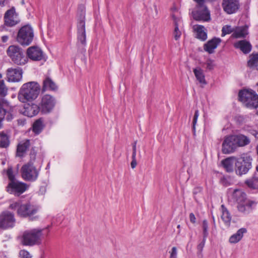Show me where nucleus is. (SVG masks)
Masks as SVG:
<instances>
[{
    "label": "nucleus",
    "mask_w": 258,
    "mask_h": 258,
    "mask_svg": "<svg viewBox=\"0 0 258 258\" xmlns=\"http://www.w3.org/2000/svg\"><path fill=\"white\" fill-rule=\"evenodd\" d=\"M233 46L235 49H239L243 53H249L252 49V45L249 41L244 39L237 41L234 43Z\"/></svg>",
    "instance_id": "obj_22"
},
{
    "label": "nucleus",
    "mask_w": 258,
    "mask_h": 258,
    "mask_svg": "<svg viewBox=\"0 0 258 258\" xmlns=\"http://www.w3.org/2000/svg\"><path fill=\"white\" fill-rule=\"evenodd\" d=\"M77 45L78 46L85 47L87 44L86 32L85 28V14L82 11L77 23Z\"/></svg>",
    "instance_id": "obj_10"
},
{
    "label": "nucleus",
    "mask_w": 258,
    "mask_h": 258,
    "mask_svg": "<svg viewBox=\"0 0 258 258\" xmlns=\"http://www.w3.org/2000/svg\"><path fill=\"white\" fill-rule=\"evenodd\" d=\"M239 100L247 107L256 108L258 107V95L251 89H243L238 93Z\"/></svg>",
    "instance_id": "obj_8"
},
{
    "label": "nucleus",
    "mask_w": 258,
    "mask_h": 258,
    "mask_svg": "<svg viewBox=\"0 0 258 258\" xmlns=\"http://www.w3.org/2000/svg\"><path fill=\"white\" fill-rule=\"evenodd\" d=\"M199 116V112L198 110L195 111L194 116L192 120V130L194 133L196 132V125L197 122V120Z\"/></svg>",
    "instance_id": "obj_43"
},
{
    "label": "nucleus",
    "mask_w": 258,
    "mask_h": 258,
    "mask_svg": "<svg viewBox=\"0 0 258 258\" xmlns=\"http://www.w3.org/2000/svg\"><path fill=\"white\" fill-rule=\"evenodd\" d=\"M247 231V229L245 228L239 229L235 234L230 237L229 239V242L231 243L238 242L242 238L244 234L246 233Z\"/></svg>",
    "instance_id": "obj_29"
},
{
    "label": "nucleus",
    "mask_w": 258,
    "mask_h": 258,
    "mask_svg": "<svg viewBox=\"0 0 258 258\" xmlns=\"http://www.w3.org/2000/svg\"><path fill=\"white\" fill-rule=\"evenodd\" d=\"M234 29L230 25H225L222 27L221 36L224 37L227 34L233 33Z\"/></svg>",
    "instance_id": "obj_38"
},
{
    "label": "nucleus",
    "mask_w": 258,
    "mask_h": 258,
    "mask_svg": "<svg viewBox=\"0 0 258 258\" xmlns=\"http://www.w3.org/2000/svg\"><path fill=\"white\" fill-rule=\"evenodd\" d=\"M137 142H135L133 145V151H137L136 149Z\"/></svg>",
    "instance_id": "obj_55"
},
{
    "label": "nucleus",
    "mask_w": 258,
    "mask_h": 258,
    "mask_svg": "<svg viewBox=\"0 0 258 258\" xmlns=\"http://www.w3.org/2000/svg\"><path fill=\"white\" fill-rule=\"evenodd\" d=\"M6 0H0V6H4Z\"/></svg>",
    "instance_id": "obj_56"
},
{
    "label": "nucleus",
    "mask_w": 258,
    "mask_h": 258,
    "mask_svg": "<svg viewBox=\"0 0 258 258\" xmlns=\"http://www.w3.org/2000/svg\"><path fill=\"white\" fill-rule=\"evenodd\" d=\"M4 25L7 27H12L20 22L18 14L14 7L6 11L4 17Z\"/></svg>",
    "instance_id": "obj_15"
},
{
    "label": "nucleus",
    "mask_w": 258,
    "mask_h": 258,
    "mask_svg": "<svg viewBox=\"0 0 258 258\" xmlns=\"http://www.w3.org/2000/svg\"><path fill=\"white\" fill-rule=\"evenodd\" d=\"M136 152L137 151H133L132 158V160L136 159Z\"/></svg>",
    "instance_id": "obj_54"
},
{
    "label": "nucleus",
    "mask_w": 258,
    "mask_h": 258,
    "mask_svg": "<svg viewBox=\"0 0 258 258\" xmlns=\"http://www.w3.org/2000/svg\"><path fill=\"white\" fill-rule=\"evenodd\" d=\"M18 124L21 125H24L25 124L26 120L24 119H18Z\"/></svg>",
    "instance_id": "obj_51"
},
{
    "label": "nucleus",
    "mask_w": 258,
    "mask_h": 258,
    "mask_svg": "<svg viewBox=\"0 0 258 258\" xmlns=\"http://www.w3.org/2000/svg\"><path fill=\"white\" fill-rule=\"evenodd\" d=\"M57 90V86L53 80L49 77H46L43 81L42 92L46 91H55Z\"/></svg>",
    "instance_id": "obj_28"
},
{
    "label": "nucleus",
    "mask_w": 258,
    "mask_h": 258,
    "mask_svg": "<svg viewBox=\"0 0 258 258\" xmlns=\"http://www.w3.org/2000/svg\"><path fill=\"white\" fill-rule=\"evenodd\" d=\"M245 183L250 188L258 189V174L254 173L245 181Z\"/></svg>",
    "instance_id": "obj_33"
},
{
    "label": "nucleus",
    "mask_w": 258,
    "mask_h": 258,
    "mask_svg": "<svg viewBox=\"0 0 258 258\" xmlns=\"http://www.w3.org/2000/svg\"><path fill=\"white\" fill-rule=\"evenodd\" d=\"M55 104L56 100L53 96L45 94L41 97L38 106L41 113L46 114L53 110Z\"/></svg>",
    "instance_id": "obj_11"
},
{
    "label": "nucleus",
    "mask_w": 258,
    "mask_h": 258,
    "mask_svg": "<svg viewBox=\"0 0 258 258\" xmlns=\"http://www.w3.org/2000/svg\"><path fill=\"white\" fill-rule=\"evenodd\" d=\"M181 32L179 29V27H174V29L173 32V36L174 39L176 40H179L181 36Z\"/></svg>",
    "instance_id": "obj_41"
},
{
    "label": "nucleus",
    "mask_w": 258,
    "mask_h": 258,
    "mask_svg": "<svg viewBox=\"0 0 258 258\" xmlns=\"http://www.w3.org/2000/svg\"><path fill=\"white\" fill-rule=\"evenodd\" d=\"M247 34V29L246 27H237L234 29L231 37L234 38H245Z\"/></svg>",
    "instance_id": "obj_31"
},
{
    "label": "nucleus",
    "mask_w": 258,
    "mask_h": 258,
    "mask_svg": "<svg viewBox=\"0 0 258 258\" xmlns=\"http://www.w3.org/2000/svg\"><path fill=\"white\" fill-rule=\"evenodd\" d=\"M26 56L28 59L34 61H46V58L45 55L42 50L38 46H31L29 47L26 51Z\"/></svg>",
    "instance_id": "obj_14"
},
{
    "label": "nucleus",
    "mask_w": 258,
    "mask_h": 258,
    "mask_svg": "<svg viewBox=\"0 0 258 258\" xmlns=\"http://www.w3.org/2000/svg\"><path fill=\"white\" fill-rule=\"evenodd\" d=\"M44 125L43 123V119L40 118L36 120L33 125V132L38 135L42 131Z\"/></svg>",
    "instance_id": "obj_35"
},
{
    "label": "nucleus",
    "mask_w": 258,
    "mask_h": 258,
    "mask_svg": "<svg viewBox=\"0 0 258 258\" xmlns=\"http://www.w3.org/2000/svg\"><path fill=\"white\" fill-rule=\"evenodd\" d=\"M10 144L9 137L7 135L4 133H0V147L6 148H7Z\"/></svg>",
    "instance_id": "obj_36"
},
{
    "label": "nucleus",
    "mask_w": 258,
    "mask_h": 258,
    "mask_svg": "<svg viewBox=\"0 0 258 258\" xmlns=\"http://www.w3.org/2000/svg\"><path fill=\"white\" fill-rule=\"evenodd\" d=\"M251 134L255 137V138L258 139V132L256 131H253Z\"/></svg>",
    "instance_id": "obj_53"
},
{
    "label": "nucleus",
    "mask_w": 258,
    "mask_h": 258,
    "mask_svg": "<svg viewBox=\"0 0 258 258\" xmlns=\"http://www.w3.org/2000/svg\"><path fill=\"white\" fill-rule=\"evenodd\" d=\"M2 164H3V165L5 164V161H3V162H2Z\"/></svg>",
    "instance_id": "obj_58"
},
{
    "label": "nucleus",
    "mask_w": 258,
    "mask_h": 258,
    "mask_svg": "<svg viewBox=\"0 0 258 258\" xmlns=\"http://www.w3.org/2000/svg\"><path fill=\"white\" fill-rule=\"evenodd\" d=\"M193 72L197 80L199 81V82L200 84L203 85L207 84V82L205 80V75L204 74L203 70L201 68H197L194 69Z\"/></svg>",
    "instance_id": "obj_34"
},
{
    "label": "nucleus",
    "mask_w": 258,
    "mask_h": 258,
    "mask_svg": "<svg viewBox=\"0 0 258 258\" xmlns=\"http://www.w3.org/2000/svg\"><path fill=\"white\" fill-rule=\"evenodd\" d=\"M193 29L196 33V37L201 41H205L207 39V33L204 26L195 25L193 26Z\"/></svg>",
    "instance_id": "obj_27"
},
{
    "label": "nucleus",
    "mask_w": 258,
    "mask_h": 258,
    "mask_svg": "<svg viewBox=\"0 0 258 258\" xmlns=\"http://www.w3.org/2000/svg\"><path fill=\"white\" fill-rule=\"evenodd\" d=\"M49 164H48L47 165V167H46V169H47V168H49Z\"/></svg>",
    "instance_id": "obj_59"
},
{
    "label": "nucleus",
    "mask_w": 258,
    "mask_h": 258,
    "mask_svg": "<svg viewBox=\"0 0 258 258\" xmlns=\"http://www.w3.org/2000/svg\"><path fill=\"white\" fill-rule=\"evenodd\" d=\"M15 222L16 220L13 213L5 211L0 215V228L7 229L13 228Z\"/></svg>",
    "instance_id": "obj_13"
},
{
    "label": "nucleus",
    "mask_w": 258,
    "mask_h": 258,
    "mask_svg": "<svg viewBox=\"0 0 258 258\" xmlns=\"http://www.w3.org/2000/svg\"><path fill=\"white\" fill-rule=\"evenodd\" d=\"M42 229H32L25 231L21 238V243L24 246H32L41 242Z\"/></svg>",
    "instance_id": "obj_7"
},
{
    "label": "nucleus",
    "mask_w": 258,
    "mask_h": 258,
    "mask_svg": "<svg viewBox=\"0 0 258 258\" xmlns=\"http://www.w3.org/2000/svg\"><path fill=\"white\" fill-rule=\"evenodd\" d=\"M196 3V8L206 7L205 5L206 0H194Z\"/></svg>",
    "instance_id": "obj_47"
},
{
    "label": "nucleus",
    "mask_w": 258,
    "mask_h": 258,
    "mask_svg": "<svg viewBox=\"0 0 258 258\" xmlns=\"http://www.w3.org/2000/svg\"><path fill=\"white\" fill-rule=\"evenodd\" d=\"M34 30L31 25L27 24L22 26L18 31L16 40L22 46L29 45L33 40Z\"/></svg>",
    "instance_id": "obj_9"
},
{
    "label": "nucleus",
    "mask_w": 258,
    "mask_h": 258,
    "mask_svg": "<svg viewBox=\"0 0 258 258\" xmlns=\"http://www.w3.org/2000/svg\"><path fill=\"white\" fill-rule=\"evenodd\" d=\"M172 18L173 21L174 27H179L182 24V20L180 17L176 16L174 14L172 15Z\"/></svg>",
    "instance_id": "obj_42"
},
{
    "label": "nucleus",
    "mask_w": 258,
    "mask_h": 258,
    "mask_svg": "<svg viewBox=\"0 0 258 258\" xmlns=\"http://www.w3.org/2000/svg\"><path fill=\"white\" fill-rule=\"evenodd\" d=\"M40 111L38 105L31 103L25 104L21 112L25 116L32 117L37 115Z\"/></svg>",
    "instance_id": "obj_21"
},
{
    "label": "nucleus",
    "mask_w": 258,
    "mask_h": 258,
    "mask_svg": "<svg viewBox=\"0 0 258 258\" xmlns=\"http://www.w3.org/2000/svg\"><path fill=\"white\" fill-rule=\"evenodd\" d=\"M137 164V163L136 159L132 160L131 163V166L133 169H134L136 167Z\"/></svg>",
    "instance_id": "obj_50"
},
{
    "label": "nucleus",
    "mask_w": 258,
    "mask_h": 258,
    "mask_svg": "<svg viewBox=\"0 0 258 258\" xmlns=\"http://www.w3.org/2000/svg\"><path fill=\"white\" fill-rule=\"evenodd\" d=\"M236 159V157L232 156L222 161V165L226 172L231 173L234 171V164L235 165Z\"/></svg>",
    "instance_id": "obj_26"
},
{
    "label": "nucleus",
    "mask_w": 258,
    "mask_h": 258,
    "mask_svg": "<svg viewBox=\"0 0 258 258\" xmlns=\"http://www.w3.org/2000/svg\"><path fill=\"white\" fill-rule=\"evenodd\" d=\"M29 155L30 160L21 167V175L25 180L33 182L36 181L38 177L40 167L37 168L34 165L36 152L33 148L31 150Z\"/></svg>",
    "instance_id": "obj_3"
},
{
    "label": "nucleus",
    "mask_w": 258,
    "mask_h": 258,
    "mask_svg": "<svg viewBox=\"0 0 258 258\" xmlns=\"http://www.w3.org/2000/svg\"><path fill=\"white\" fill-rule=\"evenodd\" d=\"M7 54L13 62L18 66H24L28 61L24 50L18 45H12L7 50Z\"/></svg>",
    "instance_id": "obj_6"
},
{
    "label": "nucleus",
    "mask_w": 258,
    "mask_h": 258,
    "mask_svg": "<svg viewBox=\"0 0 258 258\" xmlns=\"http://www.w3.org/2000/svg\"><path fill=\"white\" fill-rule=\"evenodd\" d=\"M169 253L170 258H177V251L176 247H173L171 249V250L169 251Z\"/></svg>",
    "instance_id": "obj_46"
},
{
    "label": "nucleus",
    "mask_w": 258,
    "mask_h": 258,
    "mask_svg": "<svg viewBox=\"0 0 258 258\" xmlns=\"http://www.w3.org/2000/svg\"><path fill=\"white\" fill-rule=\"evenodd\" d=\"M221 42L220 38L215 37L204 44V49L208 53L212 54Z\"/></svg>",
    "instance_id": "obj_23"
},
{
    "label": "nucleus",
    "mask_w": 258,
    "mask_h": 258,
    "mask_svg": "<svg viewBox=\"0 0 258 258\" xmlns=\"http://www.w3.org/2000/svg\"><path fill=\"white\" fill-rule=\"evenodd\" d=\"M207 238L203 236L202 241L197 246V249L200 253L202 252L205 246Z\"/></svg>",
    "instance_id": "obj_44"
},
{
    "label": "nucleus",
    "mask_w": 258,
    "mask_h": 258,
    "mask_svg": "<svg viewBox=\"0 0 258 258\" xmlns=\"http://www.w3.org/2000/svg\"><path fill=\"white\" fill-rule=\"evenodd\" d=\"M40 89V86L37 82L31 81L26 83L21 87L18 98L22 103L32 101L38 97Z\"/></svg>",
    "instance_id": "obj_4"
},
{
    "label": "nucleus",
    "mask_w": 258,
    "mask_h": 258,
    "mask_svg": "<svg viewBox=\"0 0 258 258\" xmlns=\"http://www.w3.org/2000/svg\"><path fill=\"white\" fill-rule=\"evenodd\" d=\"M233 136L237 147L245 146L250 142L249 138L243 134L233 135Z\"/></svg>",
    "instance_id": "obj_30"
},
{
    "label": "nucleus",
    "mask_w": 258,
    "mask_h": 258,
    "mask_svg": "<svg viewBox=\"0 0 258 258\" xmlns=\"http://www.w3.org/2000/svg\"><path fill=\"white\" fill-rule=\"evenodd\" d=\"M192 12L193 18L198 21L209 22L211 20L210 12L207 7L196 8Z\"/></svg>",
    "instance_id": "obj_16"
},
{
    "label": "nucleus",
    "mask_w": 258,
    "mask_h": 258,
    "mask_svg": "<svg viewBox=\"0 0 258 258\" xmlns=\"http://www.w3.org/2000/svg\"><path fill=\"white\" fill-rule=\"evenodd\" d=\"M20 256L21 258H31V256L30 253L26 250H21L19 252Z\"/></svg>",
    "instance_id": "obj_45"
},
{
    "label": "nucleus",
    "mask_w": 258,
    "mask_h": 258,
    "mask_svg": "<svg viewBox=\"0 0 258 258\" xmlns=\"http://www.w3.org/2000/svg\"><path fill=\"white\" fill-rule=\"evenodd\" d=\"M202 228L203 231V236L205 237H208L209 235L208 223L207 220H204L203 221Z\"/></svg>",
    "instance_id": "obj_40"
},
{
    "label": "nucleus",
    "mask_w": 258,
    "mask_h": 258,
    "mask_svg": "<svg viewBox=\"0 0 258 258\" xmlns=\"http://www.w3.org/2000/svg\"><path fill=\"white\" fill-rule=\"evenodd\" d=\"M222 7L227 14H232L237 12L240 8L239 0H223Z\"/></svg>",
    "instance_id": "obj_18"
},
{
    "label": "nucleus",
    "mask_w": 258,
    "mask_h": 258,
    "mask_svg": "<svg viewBox=\"0 0 258 258\" xmlns=\"http://www.w3.org/2000/svg\"><path fill=\"white\" fill-rule=\"evenodd\" d=\"M23 73L21 68H9L7 70V81L10 82H19L22 79Z\"/></svg>",
    "instance_id": "obj_19"
},
{
    "label": "nucleus",
    "mask_w": 258,
    "mask_h": 258,
    "mask_svg": "<svg viewBox=\"0 0 258 258\" xmlns=\"http://www.w3.org/2000/svg\"><path fill=\"white\" fill-rule=\"evenodd\" d=\"M8 89L2 79V75L0 73V129L3 127V121L5 118L7 121L12 120L14 118L13 112L14 107L11 106L9 102L3 98L8 94Z\"/></svg>",
    "instance_id": "obj_1"
},
{
    "label": "nucleus",
    "mask_w": 258,
    "mask_h": 258,
    "mask_svg": "<svg viewBox=\"0 0 258 258\" xmlns=\"http://www.w3.org/2000/svg\"><path fill=\"white\" fill-rule=\"evenodd\" d=\"M6 174L10 181H15L17 180L15 178V175L14 174L13 168L12 166L8 167V169L6 171Z\"/></svg>",
    "instance_id": "obj_39"
},
{
    "label": "nucleus",
    "mask_w": 258,
    "mask_h": 258,
    "mask_svg": "<svg viewBox=\"0 0 258 258\" xmlns=\"http://www.w3.org/2000/svg\"><path fill=\"white\" fill-rule=\"evenodd\" d=\"M27 184L18 180L9 181L6 187V191L10 194L19 197L27 189Z\"/></svg>",
    "instance_id": "obj_12"
},
{
    "label": "nucleus",
    "mask_w": 258,
    "mask_h": 258,
    "mask_svg": "<svg viewBox=\"0 0 258 258\" xmlns=\"http://www.w3.org/2000/svg\"><path fill=\"white\" fill-rule=\"evenodd\" d=\"M207 69L209 70H212L214 69V63L212 60H208L206 62Z\"/></svg>",
    "instance_id": "obj_48"
},
{
    "label": "nucleus",
    "mask_w": 258,
    "mask_h": 258,
    "mask_svg": "<svg viewBox=\"0 0 258 258\" xmlns=\"http://www.w3.org/2000/svg\"><path fill=\"white\" fill-rule=\"evenodd\" d=\"M9 208L16 210L17 215L21 218H28L30 221H35L39 218L36 215L39 210L38 207L29 203L23 204L21 201H18L11 203Z\"/></svg>",
    "instance_id": "obj_2"
},
{
    "label": "nucleus",
    "mask_w": 258,
    "mask_h": 258,
    "mask_svg": "<svg viewBox=\"0 0 258 258\" xmlns=\"http://www.w3.org/2000/svg\"><path fill=\"white\" fill-rule=\"evenodd\" d=\"M222 214L221 215V219L223 221L224 224L229 227L231 224V216L224 205H222L221 206Z\"/></svg>",
    "instance_id": "obj_32"
},
{
    "label": "nucleus",
    "mask_w": 258,
    "mask_h": 258,
    "mask_svg": "<svg viewBox=\"0 0 258 258\" xmlns=\"http://www.w3.org/2000/svg\"><path fill=\"white\" fill-rule=\"evenodd\" d=\"M189 217L190 221L192 223L195 224L196 222V218L194 214L192 213H190Z\"/></svg>",
    "instance_id": "obj_49"
},
{
    "label": "nucleus",
    "mask_w": 258,
    "mask_h": 258,
    "mask_svg": "<svg viewBox=\"0 0 258 258\" xmlns=\"http://www.w3.org/2000/svg\"><path fill=\"white\" fill-rule=\"evenodd\" d=\"M9 39V37L7 35H4L2 37V41L3 42H6Z\"/></svg>",
    "instance_id": "obj_52"
},
{
    "label": "nucleus",
    "mask_w": 258,
    "mask_h": 258,
    "mask_svg": "<svg viewBox=\"0 0 258 258\" xmlns=\"http://www.w3.org/2000/svg\"><path fill=\"white\" fill-rule=\"evenodd\" d=\"M219 182L225 187H227L232 184L231 177L225 175H223L220 178Z\"/></svg>",
    "instance_id": "obj_37"
},
{
    "label": "nucleus",
    "mask_w": 258,
    "mask_h": 258,
    "mask_svg": "<svg viewBox=\"0 0 258 258\" xmlns=\"http://www.w3.org/2000/svg\"><path fill=\"white\" fill-rule=\"evenodd\" d=\"M247 199L246 194L241 189H234L231 196V200L238 205L242 204Z\"/></svg>",
    "instance_id": "obj_24"
},
{
    "label": "nucleus",
    "mask_w": 258,
    "mask_h": 258,
    "mask_svg": "<svg viewBox=\"0 0 258 258\" xmlns=\"http://www.w3.org/2000/svg\"><path fill=\"white\" fill-rule=\"evenodd\" d=\"M257 203L252 200L246 199L242 204L238 205L237 208L238 211L243 214H248L255 209Z\"/></svg>",
    "instance_id": "obj_20"
},
{
    "label": "nucleus",
    "mask_w": 258,
    "mask_h": 258,
    "mask_svg": "<svg viewBox=\"0 0 258 258\" xmlns=\"http://www.w3.org/2000/svg\"><path fill=\"white\" fill-rule=\"evenodd\" d=\"M30 146V140L26 139L20 142L17 147V156L23 157Z\"/></svg>",
    "instance_id": "obj_25"
},
{
    "label": "nucleus",
    "mask_w": 258,
    "mask_h": 258,
    "mask_svg": "<svg viewBox=\"0 0 258 258\" xmlns=\"http://www.w3.org/2000/svg\"><path fill=\"white\" fill-rule=\"evenodd\" d=\"M237 148L234 137L233 135L225 137L222 143V152L230 154L234 152Z\"/></svg>",
    "instance_id": "obj_17"
},
{
    "label": "nucleus",
    "mask_w": 258,
    "mask_h": 258,
    "mask_svg": "<svg viewBox=\"0 0 258 258\" xmlns=\"http://www.w3.org/2000/svg\"><path fill=\"white\" fill-rule=\"evenodd\" d=\"M256 170L258 172V165H257V166L256 167Z\"/></svg>",
    "instance_id": "obj_57"
},
{
    "label": "nucleus",
    "mask_w": 258,
    "mask_h": 258,
    "mask_svg": "<svg viewBox=\"0 0 258 258\" xmlns=\"http://www.w3.org/2000/svg\"><path fill=\"white\" fill-rule=\"evenodd\" d=\"M252 158L247 154H243L239 158L236 157L234 171L236 174L241 176L247 174L252 168Z\"/></svg>",
    "instance_id": "obj_5"
}]
</instances>
